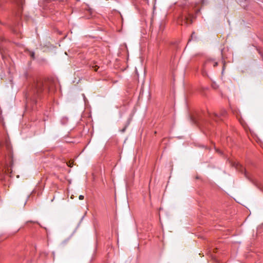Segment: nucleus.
Here are the masks:
<instances>
[{
    "instance_id": "6e6552de",
    "label": "nucleus",
    "mask_w": 263,
    "mask_h": 263,
    "mask_svg": "<svg viewBox=\"0 0 263 263\" xmlns=\"http://www.w3.org/2000/svg\"><path fill=\"white\" fill-rule=\"evenodd\" d=\"M195 39L196 38V36H195V33L194 32H193L191 35V40H193L194 39ZM191 41V39L189 40V41Z\"/></svg>"
},
{
    "instance_id": "1a4fd4ad",
    "label": "nucleus",
    "mask_w": 263,
    "mask_h": 263,
    "mask_svg": "<svg viewBox=\"0 0 263 263\" xmlns=\"http://www.w3.org/2000/svg\"><path fill=\"white\" fill-rule=\"evenodd\" d=\"M80 200H83L84 199V196L83 195H80L79 197Z\"/></svg>"
},
{
    "instance_id": "20e7f679",
    "label": "nucleus",
    "mask_w": 263,
    "mask_h": 263,
    "mask_svg": "<svg viewBox=\"0 0 263 263\" xmlns=\"http://www.w3.org/2000/svg\"><path fill=\"white\" fill-rule=\"evenodd\" d=\"M239 167H240V171H242V172L244 171V174L245 175V176L248 178V174H247L246 170L245 168H243V166H241L240 164H237L236 168L237 169H239Z\"/></svg>"
},
{
    "instance_id": "4468645a",
    "label": "nucleus",
    "mask_w": 263,
    "mask_h": 263,
    "mask_svg": "<svg viewBox=\"0 0 263 263\" xmlns=\"http://www.w3.org/2000/svg\"><path fill=\"white\" fill-rule=\"evenodd\" d=\"M84 98H85V96L83 95Z\"/></svg>"
},
{
    "instance_id": "7ed1b4c3",
    "label": "nucleus",
    "mask_w": 263,
    "mask_h": 263,
    "mask_svg": "<svg viewBox=\"0 0 263 263\" xmlns=\"http://www.w3.org/2000/svg\"><path fill=\"white\" fill-rule=\"evenodd\" d=\"M227 112L225 110H223L221 111L220 114L214 113V117H219L220 116L224 117L226 116Z\"/></svg>"
},
{
    "instance_id": "0eeeda50",
    "label": "nucleus",
    "mask_w": 263,
    "mask_h": 263,
    "mask_svg": "<svg viewBox=\"0 0 263 263\" xmlns=\"http://www.w3.org/2000/svg\"><path fill=\"white\" fill-rule=\"evenodd\" d=\"M30 55L31 57L33 59H34L35 58V53H34V52H32V51L30 52Z\"/></svg>"
},
{
    "instance_id": "ddd939ff",
    "label": "nucleus",
    "mask_w": 263,
    "mask_h": 263,
    "mask_svg": "<svg viewBox=\"0 0 263 263\" xmlns=\"http://www.w3.org/2000/svg\"><path fill=\"white\" fill-rule=\"evenodd\" d=\"M68 165H69L70 167H71V164H69Z\"/></svg>"
},
{
    "instance_id": "423d86ee",
    "label": "nucleus",
    "mask_w": 263,
    "mask_h": 263,
    "mask_svg": "<svg viewBox=\"0 0 263 263\" xmlns=\"http://www.w3.org/2000/svg\"><path fill=\"white\" fill-rule=\"evenodd\" d=\"M15 3H16L19 6L22 5L23 3V0H14Z\"/></svg>"
},
{
    "instance_id": "f03ea898",
    "label": "nucleus",
    "mask_w": 263,
    "mask_h": 263,
    "mask_svg": "<svg viewBox=\"0 0 263 263\" xmlns=\"http://www.w3.org/2000/svg\"><path fill=\"white\" fill-rule=\"evenodd\" d=\"M193 15L191 14H189V16H183L182 17V19L184 20V23H188L191 24L192 23V18H193Z\"/></svg>"
},
{
    "instance_id": "39448f33",
    "label": "nucleus",
    "mask_w": 263,
    "mask_h": 263,
    "mask_svg": "<svg viewBox=\"0 0 263 263\" xmlns=\"http://www.w3.org/2000/svg\"><path fill=\"white\" fill-rule=\"evenodd\" d=\"M213 64V65L214 67H216L218 65V63L217 62H214L213 60H211V59L207 60V61L205 63L206 65H209V64Z\"/></svg>"
},
{
    "instance_id": "9b49d317",
    "label": "nucleus",
    "mask_w": 263,
    "mask_h": 263,
    "mask_svg": "<svg viewBox=\"0 0 263 263\" xmlns=\"http://www.w3.org/2000/svg\"><path fill=\"white\" fill-rule=\"evenodd\" d=\"M12 30L14 32H16V30L15 29L12 28Z\"/></svg>"
},
{
    "instance_id": "f257e3e1",
    "label": "nucleus",
    "mask_w": 263,
    "mask_h": 263,
    "mask_svg": "<svg viewBox=\"0 0 263 263\" xmlns=\"http://www.w3.org/2000/svg\"><path fill=\"white\" fill-rule=\"evenodd\" d=\"M43 81L41 80H34L33 83L30 86L28 92L25 97L26 104L27 105L30 104H36L37 99L41 96L44 90Z\"/></svg>"
},
{
    "instance_id": "f8f14e48",
    "label": "nucleus",
    "mask_w": 263,
    "mask_h": 263,
    "mask_svg": "<svg viewBox=\"0 0 263 263\" xmlns=\"http://www.w3.org/2000/svg\"><path fill=\"white\" fill-rule=\"evenodd\" d=\"M20 17V14H18V16H17V17Z\"/></svg>"
},
{
    "instance_id": "9d476101",
    "label": "nucleus",
    "mask_w": 263,
    "mask_h": 263,
    "mask_svg": "<svg viewBox=\"0 0 263 263\" xmlns=\"http://www.w3.org/2000/svg\"><path fill=\"white\" fill-rule=\"evenodd\" d=\"M0 51H1V54L2 55V57H4V55H3V53L2 52V45L0 46Z\"/></svg>"
}]
</instances>
